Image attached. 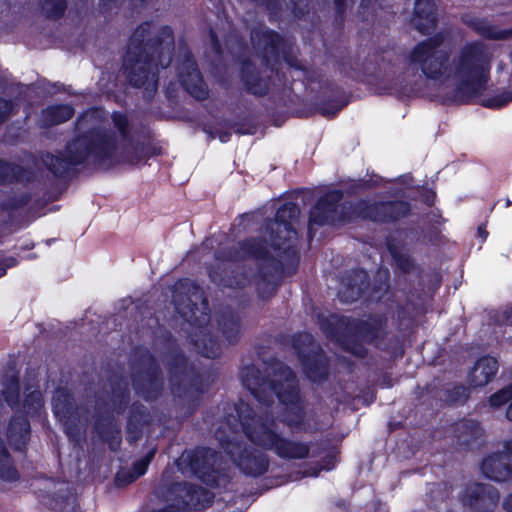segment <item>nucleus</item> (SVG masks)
Segmentation results:
<instances>
[{
  "mask_svg": "<svg viewBox=\"0 0 512 512\" xmlns=\"http://www.w3.org/2000/svg\"><path fill=\"white\" fill-rule=\"evenodd\" d=\"M271 240L248 236L235 245L215 252L220 261L206 267L210 281L218 287L243 290L254 284L258 298L269 300L276 295L285 266L271 253Z\"/></svg>",
  "mask_w": 512,
  "mask_h": 512,
  "instance_id": "f257e3e1",
  "label": "nucleus"
},
{
  "mask_svg": "<svg viewBox=\"0 0 512 512\" xmlns=\"http://www.w3.org/2000/svg\"><path fill=\"white\" fill-rule=\"evenodd\" d=\"M344 192L332 189L322 194L312 206L308 217V236L315 234L313 226H337L353 223L357 219L378 225L395 224L411 214V204L405 200L342 202Z\"/></svg>",
  "mask_w": 512,
  "mask_h": 512,
  "instance_id": "f03ea898",
  "label": "nucleus"
},
{
  "mask_svg": "<svg viewBox=\"0 0 512 512\" xmlns=\"http://www.w3.org/2000/svg\"><path fill=\"white\" fill-rule=\"evenodd\" d=\"M320 326L330 340L356 358L367 357L366 345L394 357L404 354V337L390 331L385 313H369L364 318L340 316L335 321L324 319Z\"/></svg>",
  "mask_w": 512,
  "mask_h": 512,
  "instance_id": "7ed1b4c3",
  "label": "nucleus"
},
{
  "mask_svg": "<svg viewBox=\"0 0 512 512\" xmlns=\"http://www.w3.org/2000/svg\"><path fill=\"white\" fill-rule=\"evenodd\" d=\"M152 23L142 22L132 33L123 58V74L128 84L134 88L157 82L159 68L171 65L174 52V33L170 26H162L151 35Z\"/></svg>",
  "mask_w": 512,
  "mask_h": 512,
  "instance_id": "20e7f679",
  "label": "nucleus"
},
{
  "mask_svg": "<svg viewBox=\"0 0 512 512\" xmlns=\"http://www.w3.org/2000/svg\"><path fill=\"white\" fill-rule=\"evenodd\" d=\"M117 151L114 133L94 126L76 134L70 139L64 150L56 154L46 152L43 163L59 179L67 178L73 167L85 164L89 159L93 165L101 166L111 161Z\"/></svg>",
  "mask_w": 512,
  "mask_h": 512,
  "instance_id": "39448f33",
  "label": "nucleus"
},
{
  "mask_svg": "<svg viewBox=\"0 0 512 512\" xmlns=\"http://www.w3.org/2000/svg\"><path fill=\"white\" fill-rule=\"evenodd\" d=\"M172 304L181 318L196 329L190 342L203 357L216 359L221 355L218 338L207 328L210 321L209 301L201 285L190 278H181L172 288Z\"/></svg>",
  "mask_w": 512,
  "mask_h": 512,
  "instance_id": "423d86ee",
  "label": "nucleus"
},
{
  "mask_svg": "<svg viewBox=\"0 0 512 512\" xmlns=\"http://www.w3.org/2000/svg\"><path fill=\"white\" fill-rule=\"evenodd\" d=\"M238 421L247 439L266 451L274 452L282 459H305L309 456L308 444L283 437L278 432L277 421L270 413L256 414L243 401L234 404Z\"/></svg>",
  "mask_w": 512,
  "mask_h": 512,
  "instance_id": "0eeeda50",
  "label": "nucleus"
},
{
  "mask_svg": "<svg viewBox=\"0 0 512 512\" xmlns=\"http://www.w3.org/2000/svg\"><path fill=\"white\" fill-rule=\"evenodd\" d=\"M453 67V78L457 83L452 92V100L458 104H469L487 88L491 53L480 41L468 42L454 57Z\"/></svg>",
  "mask_w": 512,
  "mask_h": 512,
  "instance_id": "6e6552de",
  "label": "nucleus"
},
{
  "mask_svg": "<svg viewBox=\"0 0 512 512\" xmlns=\"http://www.w3.org/2000/svg\"><path fill=\"white\" fill-rule=\"evenodd\" d=\"M275 375L280 379H272L254 364L246 365L240 370L243 385L262 405L270 407L274 397L285 407L304 402L296 373L283 362L274 367Z\"/></svg>",
  "mask_w": 512,
  "mask_h": 512,
  "instance_id": "1a4fd4ad",
  "label": "nucleus"
},
{
  "mask_svg": "<svg viewBox=\"0 0 512 512\" xmlns=\"http://www.w3.org/2000/svg\"><path fill=\"white\" fill-rule=\"evenodd\" d=\"M167 369L171 375V391L178 400L177 417L186 420L200 407L209 389L208 377L181 351L170 355Z\"/></svg>",
  "mask_w": 512,
  "mask_h": 512,
  "instance_id": "9d476101",
  "label": "nucleus"
},
{
  "mask_svg": "<svg viewBox=\"0 0 512 512\" xmlns=\"http://www.w3.org/2000/svg\"><path fill=\"white\" fill-rule=\"evenodd\" d=\"M300 212L296 203L287 201L277 208L274 219H267L265 222V230L270 237L273 250L280 252L292 264L294 270L299 263L295 245L298 234L295 223Z\"/></svg>",
  "mask_w": 512,
  "mask_h": 512,
  "instance_id": "9b49d317",
  "label": "nucleus"
},
{
  "mask_svg": "<svg viewBox=\"0 0 512 512\" xmlns=\"http://www.w3.org/2000/svg\"><path fill=\"white\" fill-rule=\"evenodd\" d=\"M177 465L181 470L190 472L203 484L218 488L227 481L228 475L220 454L212 448L196 446L181 454Z\"/></svg>",
  "mask_w": 512,
  "mask_h": 512,
  "instance_id": "f8f14e48",
  "label": "nucleus"
},
{
  "mask_svg": "<svg viewBox=\"0 0 512 512\" xmlns=\"http://www.w3.org/2000/svg\"><path fill=\"white\" fill-rule=\"evenodd\" d=\"M130 399L131 393L128 385L115 381L111 383L110 397L113 411L109 410L105 403L97 404L95 407L93 429L97 436L108 444L111 451H116L121 443L120 430L115 424L113 412L117 415L123 414L130 406Z\"/></svg>",
  "mask_w": 512,
  "mask_h": 512,
  "instance_id": "ddd939ff",
  "label": "nucleus"
},
{
  "mask_svg": "<svg viewBox=\"0 0 512 512\" xmlns=\"http://www.w3.org/2000/svg\"><path fill=\"white\" fill-rule=\"evenodd\" d=\"M441 44L442 37L435 35L420 41L409 54L410 63L419 65L428 80L437 81L450 77V55L439 49Z\"/></svg>",
  "mask_w": 512,
  "mask_h": 512,
  "instance_id": "4468645a",
  "label": "nucleus"
},
{
  "mask_svg": "<svg viewBox=\"0 0 512 512\" xmlns=\"http://www.w3.org/2000/svg\"><path fill=\"white\" fill-rule=\"evenodd\" d=\"M292 347L309 381L320 384L329 378L330 360L323 348L315 345L311 334L306 332L294 334Z\"/></svg>",
  "mask_w": 512,
  "mask_h": 512,
  "instance_id": "2eb2a0df",
  "label": "nucleus"
},
{
  "mask_svg": "<svg viewBox=\"0 0 512 512\" xmlns=\"http://www.w3.org/2000/svg\"><path fill=\"white\" fill-rule=\"evenodd\" d=\"M140 361L144 366L135 369L131 374L132 387L146 402H155L163 395L165 388L161 366L148 350L141 354Z\"/></svg>",
  "mask_w": 512,
  "mask_h": 512,
  "instance_id": "dca6fc26",
  "label": "nucleus"
},
{
  "mask_svg": "<svg viewBox=\"0 0 512 512\" xmlns=\"http://www.w3.org/2000/svg\"><path fill=\"white\" fill-rule=\"evenodd\" d=\"M220 446L245 476L257 478L268 471V455L244 441L226 437L220 440Z\"/></svg>",
  "mask_w": 512,
  "mask_h": 512,
  "instance_id": "f3484780",
  "label": "nucleus"
},
{
  "mask_svg": "<svg viewBox=\"0 0 512 512\" xmlns=\"http://www.w3.org/2000/svg\"><path fill=\"white\" fill-rule=\"evenodd\" d=\"M383 283L371 287L370 275L363 268L347 270L341 277L338 296L341 302L351 304L367 295L369 300H380L378 293Z\"/></svg>",
  "mask_w": 512,
  "mask_h": 512,
  "instance_id": "a211bd4d",
  "label": "nucleus"
},
{
  "mask_svg": "<svg viewBox=\"0 0 512 512\" xmlns=\"http://www.w3.org/2000/svg\"><path fill=\"white\" fill-rule=\"evenodd\" d=\"M53 412L60 419L69 441L77 444L81 440L80 414L73 395L67 390H58L53 397Z\"/></svg>",
  "mask_w": 512,
  "mask_h": 512,
  "instance_id": "6ab92c4d",
  "label": "nucleus"
},
{
  "mask_svg": "<svg viewBox=\"0 0 512 512\" xmlns=\"http://www.w3.org/2000/svg\"><path fill=\"white\" fill-rule=\"evenodd\" d=\"M268 70V64L263 61L260 65L249 58L240 61L239 78L248 94L255 97H265L269 94L272 75Z\"/></svg>",
  "mask_w": 512,
  "mask_h": 512,
  "instance_id": "aec40b11",
  "label": "nucleus"
},
{
  "mask_svg": "<svg viewBox=\"0 0 512 512\" xmlns=\"http://www.w3.org/2000/svg\"><path fill=\"white\" fill-rule=\"evenodd\" d=\"M500 501L499 490L491 484L472 483L462 493L461 502L472 512H494Z\"/></svg>",
  "mask_w": 512,
  "mask_h": 512,
  "instance_id": "412c9836",
  "label": "nucleus"
},
{
  "mask_svg": "<svg viewBox=\"0 0 512 512\" xmlns=\"http://www.w3.org/2000/svg\"><path fill=\"white\" fill-rule=\"evenodd\" d=\"M178 77L184 90L198 101L209 97V88L191 51H186L178 67Z\"/></svg>",
  "mask_w": 512,
  "mask_h": 512,
  "instance_id": "4be33fe9",
  "label": "nucleus"
},
{
  "mask_svg": "<svg viewBox=\"0 0 512 512\" xmlns=\"http://www.w3.org/2000/svg\"><path fill=\"white\" fill-rule=\"evenodd\" d=\"M172 491L184 512L201 511L213 503V494L210 491L189 482L175 483Z\"/></svg>",
  "mask_w": 512,
  "mask_h": 512,
  "instance_id": "5701e85b",
  "label": "nucleus"
},
{
  "mask_svg": "<svg viewBox=\"0 0 512 512\" xmlns=\"http://www.w3.org/2000/svg\"><path fill=\"white\" fill-rule=\"evenodd\" d=\"M152 415L149 409L140 401H134L128 408L125 427L126 441L129 445H136L143 437L144 431L152 423Z\"/></svg>",
  "mask_w": 512,
  "mask_h": 512,
  "instance_id": "b1692460",
  "label": "nucleus"
},
{
  "mask_svg": "<svg viewBox=\"0 0 512 512\" xmlns=\"http://www.w3.org/2000/svg\"><path fill=\"white\" fill-rule=\"evenodd\" d=\"M484 430L480 423L473 419H462L453 426L455 444L461 450H473L483 440Z\"/></svg>",
  "mask_w": 512,
  "mask_h": 512,
  "instance_id": "393cba45",
  "label": "nucleus"
},
{
  "mask_svg": "<svg viewBox=\"0 0 512 512\" xmlns=\"http://www.w3.org/2000/svg\"><path fill=\"white\" fill-rule=\"evenodd\" d=\"M412 25L423 35L431 34L438 23L437 6L434 0H415Z\"/></svg>",
  "mask_w": 512,
  "mask_h": 512,
  "instance_id": "a878e982",
  "label": "nucleus"
},
{
  "mask_svg": "<svg viewBox=\"0 0 512 512\" xmlns=\"http://www.w3.org/2000/svg\"><path fill=\"white\" fill-rule=\"evenodd\" d=\"M322 89L328 95L316 103V109L322 116L333 118L348 104V99L343 89L332 81L326 82Z\"/></svg>",
  "mask_w": 512,
  "mask_h": 512,
  "instance_id": "bb28decb",
  "label": "nucleus"
},
{
  "mask_svg": "<svg viewBox=\"0 0 512 512\" xmlns=\"http://www.w3.org/2000/svg\"><path fill=\"white\" fill-rule=\"evenodd\" d=\"M6 437L14 451L24 452L31 438V426L26 415H13L7 426Z\"/></svg>",
  "mask_w": 512,
  "mask_h": 512,
  "instance_id": "cd10ccee",
  "label": "nucleus"
},
{
  "mask_svg": "<svg viewBox=\"0 0 512 512\" xmlns=\"http://www.w3.org/2000/svg\"><path fill=\"white\" fill-rule=\"evenodd\" d=\"M483 475L495 482H507L512 479V462L501 452L486 456L481 463Z\"/></svg>",
  "mask_w": 512,
  "mask_h": 512,
  "instance_id": "c85d7f7f",
  "label": "nucleus"
},
{
  "mask_svg": "<svg viewBox=\"0 0 512 512\" xmlns=\"http://www.w3.org/2000/svg\"><path fill=\"white\" fill-rule=\"evenodd\" d=\"M461 22L475 32L477 35L488 40H502L509 36L508 30L499 29L486 18L477 17L472 14H463Z\"/></svg>",
  "mask_w": 512,
  "mask_h": 512,
  "instance_id": "c756f323",
  "label": "nucleus"
},
{
  "mask_svg": "<svg viewBox=\"0 0 512 512\" xmlns=\"http://www.w3.org/2000/svg\"><path fill=\"white\" fill-rule=\"evenodd\" d=\"M252 40L262 45V61L269 63V58L277 61L280 57L281 46L284 44V38L275 30L264 29L252 33Z\"/></svg>",
  "mask_w": 512,
  "mask_h": 512,
  "instance_id": "7c9ffc66",
  "label": "nucleus"
},
{
  "mask_svg": "<svg viewBox=\"0 0 512 512\" xmlns=\"http://www.w3.org/2000/svg\"><path fill=\"white\" fill-rule=\"evenodd\" d=\"M498 361L492 356H483L479 358L471 372V381L474 386L483 387L491 382L497 371Z\"/></svg>",
  "mask_w": 512,
  "mask_h": 512,
  "instance_id": "2f4dec72",
  "label": "nucleus"
},
{
  "mask_svg": "<svg viewBox=\"0 0 512 512\" xmlns=\"http://www.w3.org/2000/svg\"><path fill=\"white\" fill-rule=\"evenodd\" d=\"M282 422L290 429L292 433L306 432L307 420L304 402L285 406Z\"/></svg>",
  "mask_w": 512,
  "mask_h": 512,
  "instance_id": "473e14b6",
  "label": "nucleus"
},
{
  "mask_svg": "<svg viewBox=\"0 0 512 512\" xmlns=\"http://www.w3.org/2000/svg\"><path fill=\"white\" fill-rule=\"evenodd\" d=\"M123 150L127 154V162L132 165H138L142 161L162 154V148L152 143L136 142L131 144L130 149L123 146Z\"/></svg>",
  "mask_w": 512,
  "mask_h": 512,
  "instance_id": "72a5a7b5",
  "label": "nucleus"
},
{
  "mask_svg": "<svg viewBox=\"0 0 512 512\" xmlns=\"http://www.w3.org/2000/svg\"><path fill=\"white\" fill-rule=\"evenodd\" d=\"M74 113L70 104H55L42 110V118L47 126H55L69 121Z\"/></svg>",
  "mask_w": 512,
  "mask_h": 512,
  "instance_id": "f704fd0d",
  "label": "nucleus"
},
{
  "mask_svg": "<svg viewBox=\"0 0 512 512\" xmlns=\"http://www.w3.org/2000/svg\"><path fill=\"white\" fill-rule=\"evenodd\" d=\"M218 326L229 344H236L238 342L241 328L238 316L233 313L222 314L218 320Z\"/></svg>",
  "mask_w": 512,
  "mask_h": 512,
  "instance_id": "c9c22d12",
  "label": "nucleus"
},
{
  "mask_svg": "<svg viewBox=\"0 0 512 512\" xmlns=\"http://www.w3.org/2000/svg\"><path fill=\"white\" fill-rule=\"evenodd\" d=\"M19 478L20 474L13 464L12 456L0 437V479L7 482H16Z\"/></svg>",
  "mask_w": 512,
  "mask_h": 512,
  "instance_id": "e433bc0d",
  "label": "nucleus"
},
{
  "mask_svg": "<svg viewBox=\"0 0 512 512\" xmlns=\"http://www.w3.org/2000/svg\"><path fill=\"white\" fill-rule=\"evenodd\" d=\"M39 9L45 19L57 21L64 17L67 8V0H38Z\"/></svg>",
  "mask_w": 512,
  "mask_h": 512,
  "instance_id": "4c0bfd02",
  "label": "nucleus"
},
{
  "mask_svg": "<svg viewBox=\"0 0 512 512\" xmlns=\"http://www.w3.org/2000/svg\"><path fill=\"white\" fill-rule=\"evenodd\" d=\"M386 247L397 268L401 272L407 274L414 269L415 264L413 259L408 254L399 251L398 246L396 245L393 238H386Z\"/></svg>",
  "mask_w": 512,
  "mask_h": 512,
  "instance_id": "58836bf2",
  "label": "nucleus"
},
{
  "mask_svg": "<svg viewBox=\"0 0 512 512\" xmlns=\"http://www.w3.org/2000/svg\"><path fill=\"white\" fill-rule=\"evenodd\" d=\"M443 402L448 406L463 405L470 396V391L462 384H455L443 391Z\"/></svg>",
  "mask_w": 512,
  "mask_h": 512,
  "instance_id": "ea45409f",
  "label": "nucleus"
},
{
  "mask_svg": "<svg viewBox=\"0 0 512 512\" xmlns=\"http://www.w3.org/2000/svg\"><path fill=\"white\" fill-rule=\"evenodd\" d=\"M111 120L123 143L131 142V125L128 115L122 111H113Z\"/></svg>",
  "mask_w": 512,
  "mask_h": 512,
  "instance_id": "a19ab883",
  "label": "nucleus"
},
{
  "mask_svg": "<svg viewBox=\"0 0 512 512\" xmlns=\"http://www.w3.org/2000/svg\"><path fill=\"white\" fill-rule=\"evenodd\" d=\"M381 183V178L379 176H375V178L370 179H357L350 181L346 186V193L350 196L357 195L359 193L370 190L374 187L379 186Z\"/></svg>",
  "mask_w": 512,
  "mask_h": 512,
  "instance_id": "79ce46f5",
  "label": "nucleus"
},
{
  "mask_svg": "<svg viewBox=\"0 0 512 512\" xmlns=\"http://www.w3.org/2000/svg\"><path fill=\"white\" fill-rule=\"evenodd\" d=\"M4 401L11 409L20 405V385L17 378H12L2 391Z\"/></svg>",
  "mask_w": 512,
  "mask_h": 512,
  "instance_id": "37998d69",
  "label": "nucleus"
},
{
  "mask_svg": "<svg viewBox=\"0 0 512 512\" xmlns=\"http://www.w3.org/2000/svg\"><path fill=\"white\" fill-rule=\"evenodd\" d=\"M512 102V91L503 90L493 96L487 97L482 100V106L489 109H502Z\"/></svg>",
  "mask_w": 512,
  "mask_h": 512,
  "instance_id": "c03bdc74",
  "label": "nucleus"
},
{
  "mask_svg": "<svg viewBox=\"0 0 512 512\" xmlns=\"http://www.w3.org/2000/svg\"><path fill=\"white\" fill-rule=\"evenodd\" d=\"M156 453L157 446L154 445L142 457L133 462L130 470L137 478H140L147 472L148 467L154 459Z\"/></svg>",
  "mask_w": 512,
  "mask_h": 512,
  "instance_id": "a18cd8bd",
  "label": "nucleus"
},
{
  "mask_svg": "<svg viewBox=\"0 0 512 512\" xmlns=\"http://www.w3.org/2000/svg\"><path fill=\"white\" fill-rule=\"evenodd\" d=\"M512 400V384L498 390L489 397L492 407L499 408Z\"/></svg>",
  "mask_w": 512,
  "mask_h": 512,
  "instance_id": "49530a36",
  "label": "nucleus"
},
{
  "mask_svg": "<svg viewBox=\"0 0 512 512\" xmlns=\"http://www.w3.org/2000/svg\"><path fill=\"white\" fill-rule=\"evenodd\" d=\"M226 124L230 126V128L239 135H252L256 131V126L247 118L236 120V121H228L226 120Z\"/></svg>",
  "mask_w": 512,
  "mask_h": 512,
  "instance_id": "de8ad7c7",
  "label": "nucleus"
},
{
  "mask_svg": "<svg viewBox=\"0 0 512 512\" xmlns=\"http://www.w3.org/2000/svg\"><path fill=\"white\" fill-rule=\"evenodd\" d=\"M221 128H204V131L207 132L210 136V138L214 139V138H218L222 143H227L228 141H230L231 139V136H232V132H231V128L230 126H228L226 124V121H224L222 124H221Z\"/></svg>",
  "mask_w": 512,
  "mask_h": 512,
  "instance_id": "09e8293b",
  "label": "nucleus"
},
{
  "mask_svg": "<svg viewBox=\"0 0 512 512\" xmlns=\"http://www.w3.org/2000/svg\"><path fill=\"white\" fill-rule=\"evenodd\" d=\"M43 401L39 391L28 393L23 400V407L37 412L42 407Z\"/></svg>",
  "mask_w": 512,
  "mask_h": 512,
  "instance_id": "8fccbe9b",
  "label": "nucleus"
},
{
  "mask_svg": "<svg viewBox=\"0 0 512 512\" xmlns=\"http://www.w3.org/2000/svg\"><path fill=\"white\" fill-rule=\"evenodd\" d=\"M397 328L399 332H403L407 328H409L412 323L413 319L409 313V311L404 306H399L397 308Z\"/></svg>",
  "mask_w": 512,
  "mask_h": 512,
  "instance_id": "3c124183",
  "label": "nucleus"
},
{
  "mask_svg": "<svg viewBox=\"0 0 512 512\" xmlns=\"http://www.w3.org/2000/svg\"><path fill=\"white\" fill-rule=\"evenodd\" d=\"M32 200V196L30 193H21L19 195L10 197L7 200V208L11 210H18L25 206H27Z\"/></svg>",
  "mask_w": 512,
  "mask_h": 512,
  "instance_id": "603ef678",
  "label": "nucleus"
},
{
  "mask_svg": "<svg viewBox=\"0 0 512 512\" xmlns=\"http://www.w3.org/2000/svg\"><path fill=\"white\" fill-rule=\"evenodd\" d=\"M16 103L11 99H4L0 96V125L8 120L15 113Z\"/></svg>",
  "mask_w": 512,
  "mask_h": 512,
  "instance_id": "864d4df0",
  "label": "nucleus"
},
{
  "mask_svg": "<svg viewBox=\"0 0 512 512\" xmlns=\"http://www.w3.org/2000/svg\"><path fill=\"white\" fill-rule=\"evenodd\" d=\"M288 5L294 17L301 19L308 14L307 0H288Z\"/></svg>",
  "mask_w": 512,
  "mask_h": 512,
  "instance_id": "5fc2aeb1",
  "label": "nucleus"
},
{
  "mask_svg": "<svg viewBox=\"0 0 512 512\" xmlns=\"http://www.w3.org/2000/svg\"><path fill=\"white\" fill-rule=\"evenodd\" d=\"M337 462H338L337 452L331 451V452L327 453L326 455H324L323 457H321V459L319 461V471L320 470L330 471L335 468Z\"/></svg>",
  "mask_w": 512,
  "mask_h": 512,
  "instance_id": "6e6d98bb",
  "label": "nucleus"
},
{
  "mask_svg": "<svg viewBox=\"0 0 512 512\" xmlns=\"http://www.w3.org/2000/svg\"><path fill=\"white\" fill-rule=\"evenodd\" d=\"M258 5H262L266 8L271 16H277L282 11V5L280 0H252Z\"/></svg>",
  "mask_w": 512,
  "mask_h": 512,
  "instance_id": "4d7b16f0",
  "label": "nucleus"
},
{
  "mask_svg": "<svg viewBox=\"0 0 512 512\" xmlns=\"http://www.w3.org/2000/svg\"><path fill=\"white\" fill-rule=\"evenodd\" d=\"M138 478L132 473L131 470L125 472H118L115 476V483L117 486H127L135 482Z\"/></svg>",
  "mask_w": 512,
  "mask_h": 512,
  "instance_id": "13d9d810",
  "label": "nucleus"
},
{
  "mask_svg": "<svg viewBox=\"0 0 512 512\" xmlns=\"http://www.w3.org/2000/svg\"><path fill=\"white\" fill-rule=\"evenodd\" d=\"M282 56H283V60L289 67L294 68L295 70H300V71L305 69L303 64L301 63V61L297 58V56H295L290 51H288V50L283 51Z\"/></svg>",
  "mask_w": 512,
  "mask_h": 512,
  "instance_id": "bf43d9fd",
  "label": "nucleus"
},
{
  "mask_svg": "<svg viewBox=\"0 0 512 512\" xmlns=\"http://www.w3.org/2000/svg\"><path fill=\"white\" fill-rule=\"evenodd\" d=\"M436 192L433 189L426 188L421 193V202L427 207H433L436 202Z\"/></svg>",
  "mask_w": 512,
  "mask_h": 512,
  "instance_id": "052dcab7",
  "label": "nucleus"
},
{
  "mask_svg": "<svg viewBox=\"0 0 512 512\" xmlns=\"http://www.w3.org/2000/svg\"><path fill=\"white\" fill-rule=\"evenodd\" d=\"M152 511L153 512H184L175 498L173 499L172 503L166 504L163 507L158 508V509H152Z\"/></svg>",
  "mask_w": 512,
  "mask_h": 512,
  "instance_id": "680f3d73",
  "label": "nucleus"
},
{
  "mask_svg": "<svg viewBox=\"0 0 512 512\" xmlns=\"http://www.w3.org/2000/svg\"><path fill=\"white\" fill-rule=\"evenodd\" d=\"M335 6V17L336 19H343V16L347 9V0H333Z\"/></svg>",
  "mask_w": 512,
  "mask_h": 512,
  "instance_id": "e2e57ef3",
  "label": "nucleus"
},
{
  "mask_svg": "<svg viewBox=\"0 0 512 512\" xmlns=\"http://www.w3.org/2000/svg\"><path fill=\"white\" fill-rule=\"evenodd\" d=\"M18 263H19V261L17 258H15L13 256H9V257L4 258L0 262V265L2 267H5V273H7V269L17 266Z\"/></svg>",
  "mask_w": 512,
  "mask_h": 512,
  "instance_id": "0e129e2a",
  "label": "nucleus"
},
{
  "mask_svg": "<svg viewBox=\"0 0 512 512\" xmlns=\"http://www.w3.org/2000/svg\"><path fill=\"white\" fill-rule=\"evenodd\" d=\"M502 509L506 512H512V492L508 493L502 500Z\"/></svg>",
  "mask_w": 512,
  "mask_h": 512,
  "instance_id": "69168bd1",
  "label": "nucleus"
},
{
  "mask_svg": "<svg viewBox=\"0 0 512 512\" xmlns=\"http://www.w3.org/2000/svg\"><path fill=\"white\" fill-rule=\"evenodd\" d=\"M101 9L107 11L112 8V6L116 3L117 0H99Z\"/></svg>",
  "mask_w": 512,
  "mask_h": 512,
  "instance_id": "338daca9",
  "label": "nucleus"
},
{
  "mask_svg": "<svg viewBox=\"0 0 512 512\" xmlns=\"http://www.w3.org/2000/svg\"><path fill=\"white\" fill-rule=\"evenodd\" d=\"M505 453L512 456V439H508L503 444Z\"/></svg>",
  "mask_w": 512,
  "mask_h": 512,
  "instance_id": "774afa93",
  "label": "nucleus"
}]
</instances>
